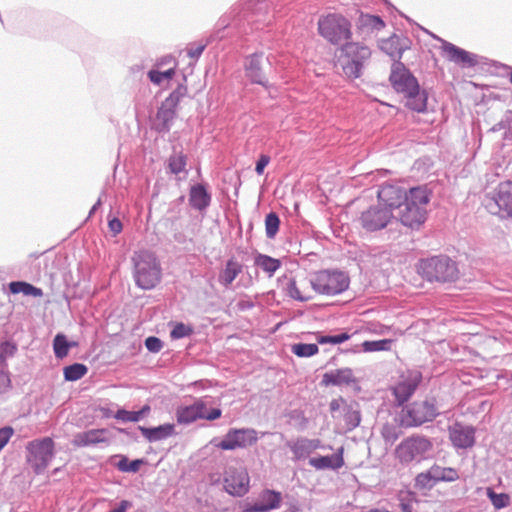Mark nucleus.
Returning a JSON list of instances; mask_svg holds the SVG:
<instances>
[{
  "instance_id": "nucleus-5",
  "label": "nucleus",
  "mask_w": 512,
  "mask_h": 512,
  "mask_svg": "<svg viewBox=\"0 0 512 512\" xmlns=\"http://www.w3.org/2000/svg\"><path fill=\"white\" fill-rule=\"evenodd\" d=\"M309 282L319 294L334 296L346 291L350 284L349 275L338 269H325L312 273Z\"/></svg>"
},
{
  "instance_id": "nucleus-59",
  "label": "nucleus",
  "mask_w": 512,
  "mask_h": 512,
  "mask_svg": "<svg viewBox=\"0 0 512 512\" xmlns=\"http://www.w3.org/2000/svg\"><path fill=\"white\" fill-rule=\"evenodd\" d=\"M108 226L114 235L119 234L122 231V223L118 218H112L108 222Z\"/></svg>"
},
{
  "instance_id": "nucleus-40",
  "label": "nucleus",
  "mask_w": 512,
  "mask_h": 512,
  "mask_svg": "<svg viewBox=\"0 0 512 512\" xmlns=\"http://www.w3.org/2000/svg\"><path fill=\"white\" fill-rule=\"evenodd\" d=\"M486 495L496 510L510 505L511 498L507 493H496L492 488H487Z\"/></svg>"
},
{
  "instance_id": "nucleus-56",
  "label": "nucleus",
  "mask_w": 512,
  "mask_h": 512,
  "mask_svg": "<svg viewBox=\"0 0 512 512\" xmlns=\"http://www.w3.org/2000/svg\"><path fill=\"white\" fill-rule=\"evenodd\" d=\"M13 434L14 430L10 426L0 428V451L6 446Z\"/></svg>"
},
{
  "instance_id": "nucleus-37",
  "label": "nucleus",
  "mask_w": 512,
  "mask_h": 512,
  "mask_svg": "<svg viewBox=\"0 0 512 512\" xmlns=\"http://www.w3.org/2000/svg\"><path fill=\"white\" fill-rule=\"evenodd\" d=\"M87 372V366L82 363H74L64 367L63 369L64 379L70 382L81 379Z\"/></svg>"
},
{
  "instance_id": "nucleus-35",
  "label": "nucleus",
  "mask_w": 512,
  "mask_h": 512,
  "mask_svg": "<svg viewBox=\"0 0 512 512\" xmlns=\"http://www.w3.org/2000/svg\"><path fill=\"white\" fill-rule=\"evenodd\" d=\"M9 289L13 294L23 293L24 295L34 297H41L43 295L42 289L23 281L11 282Z\"/></svg>"
},
{
  "instance_id": "nucleus-34",
  "label": "nucleus",
  "mask_w": 512,
  "mask_h": 512,
  "mask_svg": "<svg viewBox=\"0 0 512 512\" xmlns=\"http://www.w3.org/2000/svg\"><path fill=\"white\" fill-rule=\"evenodd\" d=\"M76 346L75 342H69L64 334L58 333L53 339V350L57 359L65 358L71 347Z\"/></svg>"
},
{
  "instance_id": "nucleus-22",
  "label": "nucleus",
  "mask_w": 512,
  "mask_h": 512,
  "mask_svg": "<svg viewBox=\"0 0 512 512\" xmlns=\"http://www.w3.org/2000/svg\"><path fill=\"white\" fill-rule=\"evenodd\" d=\"M421 379V374L414 372L394 387L393 393L399 404L406 402L414 394Z\"/></svg>"
},
{
  "instance_id": "nucleus-55",
  "label": "nucleus",
  "mask_w": 512,
  "mask_h": 512,
  "mask_svg": "<svg viewBox=\"0 0 512 512\" xmlns=\"http://www.w3.org/2000/svg\"><path fill=\"white\" fill-rule=\"evenodd\" d=\"M145 347L149 352L158 353L163 348V342L158 337L149 336L145 339Z\"/></svg>"
},
{
  "instance_id": "nucleus-49",
  "label": "nucleus",
  "mask_w": 512,
  "mask_h": 512,
  "mask_svg": "<svg viewBox=\"0 0 512 512\" xmlns=\"http://www.w3.org/2000/svg\"><path fill=\"white\" fill-rule=\"evenodd\" d=\"M175 75V71L174 69H168L164 72H161V71H158V70H150L148 72V77L150 79V81L154 84H157V85H160L163 80H169V79H172L173 76Z\"/></svg>"
},
{
  "instance_id": "nucleus-28",
  "label": "nucleus",
  "mask_w": 512,
  "mask_h": 512,
  "mask_svg": "<svg viewBox=\"0 0 512 512\" xmlns=\"http://www.w3.org/2000/svg\"><path fill=\"white\" fill-rule=\"evenodd\" d=\"M106 433L105 429H91L79 432L74 435L72 443L77 447L96 445L106 441Z\"/></svg>"
},
{
  "instance_id": "nucleus-63",
  "label": "nucleus",
  "mask_w": 512,
  "mask_h": 512,
  "mask_svg": "<svg viewBox=\"0 0 512 512\" xmlns=\"http://www.w3.org/2000/svg\"><path fill=\"white\" fill-rule=\"evenodd\" d=\"M218 27L219 28H225V27H228L230 25L229 21H228V16H224L222 17L219 22H218Z\"/></svg>"
},
{
  "instance_id": "nucleus-18",
  "label": "nucleus",
  "mask_w": 512,
  "mask_h": 512,
  "mask_svg": "<svg viewBox=\"0 0 512 512\" xmlns=\"http://www.w3.org/2000/svg\"><path fill=\"white\" fill-rule=\"evenodd\" d=\"M444 57L461 67L470 68L478 64L477 55L470 53L448 41L441 40Z\"/></svg>"
},
{
  "instance_id": "nucleus-45",
  "label": "nucleus",
  "mask_w": 512,
  "mask_h": 512,
  "mask_svg": "<svg viewBox=\"0 0 512 512\" xmlns=\"http://www.w3.org/2000/svg\"><path fill=\"white\" fill-rule=\"evenodd\" d=\"M143 463V459H135L133 461H129L126 456H121V459L116 466L121 472L136 473L139 471Z\"/></svg>"
},
{
  "instance_id": "nucleus-11",
  "label": "nucleus",
  "mask_w": 512,
  "mask_h": 512,
  "mask_svg": "<svg viewBox=\"0 0 512 512\" xmlns=\"http://www.w3.org/2000/svg\"><path fill=\"white\" fill-rule=\"evenodd\" d=\"M222 411L219 408H212L207 411V403L204 398L196 399L192 404L180 406L176 410V420L181 425H190L199 419L209 421L220 418Z\"/></svg>"
},
{
  "instance_id": "nucleus-2",
  "label": "nucleus",
  "mask_w": 512,
  "mask_h": 512,
  "mask_svg": "<svg viewBox=\"0 0 512 512\" xmlns=\"http://www.w3.org/2000/svg\"><path fill=\"white\" fill-rule=\"evenodd\" d=\"M430 202V191L426 187H413L409 190V196L397 209L394 218L409 228H419L426 220L427 205Z\"/></svg>"
},
{
  "instance_id": "nucleus-43",
  "label": "nucleus",
  "mask_w": 512,
  "mask_h": 512,
  "mask_svg": "<svg viewBox=\"0 0 512 512\" xmlns=\"http://www.w3.org/2000/svg\"><path fill=\"white\" fill-rule=\"evenodd\" d=\"M291 351L298 357H311L318 353L319 348L314 343H296L291 347Z\"/></svg>"
},
{
  "instance_id": "nucleus-10",
  "label": "nucleus",
  "mask_w": 512,
  "mask_h": 512,
  "mask_svg": "<svg viewBox=\"0 0 512 512\" xmlns=\"http://www.w3.org/2000/svg\"><path fill=\"white\" fill-rule=\"evenodd\" d=\"M26 460L33 471L43 474L55 456V443L50 437L35 439L26 446Z\"/></svg>"
},
{
  "instance_id": "nucleus-58",
  "label": "nucleus",
  "mask_w": 512,
  "mask_h": 512,
  "mask_svg": "<svg viewBox=\"0 0 512 512\" xmlns=\"http://www.w3.org/2000/svg\"><path fill=\"white\" fill-rule=\"evenodd\" d=\"M345 404H347L346 400L343 399L342 397H339L337 399H333L331 402H330V410L332 413L334 412H337L339 411L340 409L343 410V407L345 406Z\"/></svg>"
},
{
  "instance_id": "nucleus-53",
  "label": "nucleus",
  "mask_w": 512,
  "mask_h": 512,
  "mask_svg": "<svg viewBox=\"0 0 512 512\" xmlns=\"http://www.w3.org/2000/svg\"><path fill=\"white\" fill-rule=\"evenodd\" d=\"M209 41L206 42H199V43H193L190 44V46L187 49V54L190 58L198 59L203 51L205 50L206 46L208 45Z\"/></svg>"
},
{
  "instance_id": "nucleus-44",
  "label": "nucleus",
  "mask_w": 512,
  "mask_h": 512,
  "mask_svg": "<svg viewBox=\"0 0 512 512\" xmlns=\"http://www.w3.org/2000/svg\"><path fill=\"white\" fill-rule=\"evenodd\" d=\"M280 225V219L278 215L275 212H270L266 215L265 218V229H266V236L269 239H273L278 230Z\"/></svg>"
},
{
  "instance_id": "nucleus-50",
  "label": "nucleus",
  "mask_w": 512,
  "mask_h": 512,
  "mask_svg": "<svg viewBox=\"0 0 512 512\" xmlns=\"http://www.w3.org/2000/svg\"><path fill=\"white\" fill-rule=\"evenodd\" d=\"M193 333V328L189 325H186L182 322L176 323L173 329L170 332V337L172 339H182L190 336Z\"/></svg>"
},
{
  "instance_id": "nucleus-33",
  "label": "nucleus",
  "mask_w": 512,
  "mask_h": 512,
  "mask_svg": "<svg viewBox=\"0 0 512 512\" xmlns=\"http://www.w3.org/2000/svg\"><path fill=\"white\" fill-rule=\"evenodd\" d=\"M431 469L437 484L440 482H454L459 479V473L455 468L434 464Z\"/></svg>"
},
{
  "instance_id": "nucleus-19",
  "label": "nucleus",
  "mask_w": 512,
  "mask_h": 512,
  "mask_svg": "<svg viewBox=\"0 0 512 512\" xmlns=\"http://www.w3.org/2000/svg\"><path fill=\"white\" fill-rule=\"evenodd\" d=\"M263 66V53L256 52L246 57L244 70L246 77L251 81V83L267 87L268 80Z\"/></svg>"
},
{
  "instance_id": "nucleus-60",
  "label": "nucleus",
  "mask_w": 512,
  "mask_h": 512,
  "mask_svg": "<svg viewBox=\"0 0 512 512\" xmlns=\"http://www.w3.org/2000/svg\"><path fill=\"white\" fill-rule=\"evenodd\" d=\"M131 506V503L127 500H122L118 507L110 510L109 512H126V510Z\"/></svg>"
},
{
  "instance_id": "nucleus-54",
  "label": "nucleus",
  "mask_w": 512,
  "mask_h": 512,
  "mask_svg": "<svg viewBox=\"0 0 512 512\" xmlns=\"http://www.w3.org/2000/svg\"><path fill=\"white\" fill-rule=\"evenodd\" d=\"M382 436L386 442L393 443L399 437V433L395 426L386 424L382 428Z\"/></svg>"
},
{
  "instance_id": "nucleus-3",
  "label": "nucleus",
  "mask_w": 512,
  "mask_h": 512,
  "mask_svg": "<svg viewBox=\"0 0 512 512\" xmlns=\"http://www.w3.org/2000/svg\"><path fill=\"white\" fill-rule=\"evenodd\" d=\"M434 444L432 440L421 434H413L404 438L395 448V458L403 465L420 463L431 457Z\"/></svg>"
},
{
  "instance_id": "nucleus-48",
  "label": "nucleus",
  "mask_w": 512,
  "mask_h": 512,
  "mask_svg": "<svg viewBox=\"0 0 512 512\" xmlns=\"http://www.w3.org/2000/svg\"><path fill=\"white\" fill-rule=\"evenodd\" d=\"M361 24H362V26L369 27L372 30H377V31L381 30L385 26V23L381 19V17L376 16V15H369V14L361 16Z\"/></svg>"
},
{
  "instance_id": "nucleus-23",
  "label": "nucleus",
  "mask_w": 512,
  "mask_h": 512,
  "mask_svg": "<svg viewBox=\"0 0 512 512\" xmlns=\"http://www.w3.org/2000/svg\"><path fill=\"white\" fill-rule=\"evenodd\" d=\"M344 449L340 447L332 455L312 457L309 459V465L316 470H339L344 466Z\"/></svg>"
},
{
  "instance_id": "nucleus-29",
  "label": "nucleus",
  "mask_w": 512,
  "mask_h": 512,
  "mask_svg": "<svg viewBox=\"0 0 512 512\" xmlns=\"http://www.w3.org/2000/svg\"><path fill=\"white\" fill-rule=\"evenodd\" d=\"M176 118V109L173 107L166 106L165 103L162 102L159 107L156 119H155V129L159 133H167L170 131L173 121Z\"/></svg>"
},
{
  "instance_id": "nucleus-1",
  "label": "nucleus",
  "mask_w": 512,
  "mask_h": 512,
  "mask_svg": "<svg viewBox=\"0 0 512 512\" xmlns=\"http://www.w3.org/2000/svg\"><path fill=\"white\" fill-rule=\"evenodd\" d=\"M389 81L397 93L404 95L409 109L418 113L426 111L428 94L420 89L417 78L401 61L392 63Z\"/></svg>"
},
{
  "instance_id": "nucleus-27",
  "label": "nucleus",
  "mask_w": 512,
  "mask_h": 512,
  "mask_svg": "<svg viewBox=\"0 0 512 512\" xmlns=\"http://www.w3.org/2000/svg\"><path fill=\"white\" fill-rule=\"evenodd\" d=\"M355 381L356 379L351 368H341L327 372L322 378V383L326 386L350 385Z\"/></svg>"
},
{
  "instance_id": "nucleus-62",
  "label": "nucleus",
  "mask_w": 512,
  "mask_h": 512,
  "mask_svg": "<svg viewBox=\"0 0 512 512\" xmlns=\"http://www.w3.org/2000/svg\"><path fill=\"white\" fill-rule=\"evenodd\" d=\"M150 411V407L148 405H144L140 410L136 411L139 413V419L141 420L146 414Z\"/></svg>"
},
{
  "instance_id": "nucleus-6",
  "label": "nucleus",
  "mask_w": 512,
  "mask_h": 512,
  "mask_svg": "<svg viewBox=\"0 0 512 512\" xmlns=\"http://www.w3.org/2000/svg\"><path fill=\"white\" fill-rule=\"evenodd\" d=\"M419 273L428 281L453 282L458 278V267L448 256L439 255L421 260Z\"/></svg>"
},
{
  "instance_id": "nucleus-57",
  "label": "nucleus",
  "mask_w": 512,
  "mask_h": 512,
  "mask_svg": "<svg viewBox=\"0 0 512 512\" xmlns=\"http://www.w3.org/2000/svg\"><path fill=\"white\" fill-rule=\"evenodd\" d=\"M270 157L268 155L262 154L256 162L255 172L258 175H262L265 167L269 164Z\"/></svg>"
},
{
  "instance_id": "nucleus-14",
  "label": "nucleus",
  "mask_w": 512,
  "mask_h": 512,
  "mask_svg": "<svg viewBox=\"0 0 512 512\" xmlns=\"http://www.w3.org/2000/svg\"><path fill=\"white\" fill-rule=\"evenodd\" d=\"M257 432L251 428L230 429L216 446L222 450L246 448L257 442Z\"/></svg>"
},
{
  "instance_id": "nucleus-13",
  "label": "nucleus",
  "mask_w": 512,
  "mask_h": 512,
  "mask_svg": "<svg viewBox=\"0 0 512 512\" xmlns=\"http://www.w3.org/2000/svg\"><path fill=\"white\" fill-rule=\"evenodd\" d=\"M392 218H394V213L390 211V208L383 207L378 203L362 212L360 221L364 229L373 232L385 228Z\"/></svg>"
},
{
  "instance_id": "nucleus-7",
  "label": "nucleus",
  "mask_w": 512,
  "mask_h": 512,
  "mask_svg": "<svg viewBox=\"0 0 512 512\" xmlns=\"http://www.w3.org/2000/svg\"><path fill=\"white\" fill-rule=\"evenodd\" d=\"M370 56L371 51L368 47L355 42H347L341 46L338 64L346 77L356 79L362 75L364 63Z\"/></svg>"
},
{
  "instance_id": "nucleus-30",
  "label": "nucleus",
  "mask_w": 512,
  "mask_h": 512,
  "mask_svg": "<svg viewBox=\"0 0 512 512\" xmlns=\"http://www.w3.org/2000/svg\"><path fill=\"white\" fill-rule=\"evenodd\" d=\"M254 265L262 269L270 278L281 267V261L266 254L257 253L254 257Z\"/></svg>"
},
{
  "instance_id": "nucleus-46",
  "label": "nucleus",
  "mask_w": 512,
  "mask_h": 512,
  "mask_svg": "<svg viewBox=\"0 0 512 512\" xmlns=\"http://www.w3.org/2000/svg\"><path fill=\"white\" fill-rule=\"evenodd\" d=\"M187 89L185 86L179 85L170 95L163 101L166 106L177 108L180 100L186 95Z\"/></svg>"
},
{
  "instance_id": "nucleus-24",
  "label": "nucleus",
  "mask_w": 512,
  "mask_h": 512,
  "mask_svg": "<svg viewBox=\"0 0 512 512\" xmlns=\"http://www.w3.org/2000/svg\"><path fill=\"white\" fill-rule=\"evenodd\" d=\"M249 9H251V13L248 16V21L256 24V29H259L262 23L269 25L274 17L267 0H257L249 5Z\"/></svg>"
},
{
  "instance_id": "nucleus-31",
  "label": "nucleus",
  "mask_w": 512,
  "mask_h": 512,
  "mask_svg": "<svg viewBox=\"0 0 512 512\" xmlns=\"http://www.w3.org/2000/svg\"><path fill=\"white\" fill-rule=\"evenodd\" d=\"M242 272V265L238 262L230 259L226 262L225 268L219 275V282L228 287L236 279V277Z\"/></svg>"
},
{
  "instance_id": "nucleus-61",
  "label": "nucleus",
  "mask_w": 512,
  "mask_h": 512,
  "mask_svg": "<svg viewBox=\"0 0 512 512\" xmlns=\"http://www.w3.org/2000/svg\"><path fill=\"white\" fill-rule=\"evenodd\" d=\"M308 445L312 453L315 450L322 448V444L319 439H308Z\"/></svg>"
},
{
  "instance_id": "nucleus-39",
  "label": "nucleus",
  "mask_w": 512,
  "mask_h": 512,
  "mask_svg": "<svg viewBox=\"0 0 512 512\" xmlns=\"http://www.w3.org/2000/svg\"><path fill=\"white\" fill-rule=\"evenodd\" d=\"M187 157L182 152L174 151L168 158V169L172 174H179L186 171Z\"/></svg>"
},
{
  "instance_id": "nucleus-26",
  "label": "nucleus",
  "mask_w": 512,
  "mask_h": 512,
  "mask_svg": "<svg viewBox=\"0 0 512 512\" xmlns=\"http://www.w3.org/2000/svg\"><path fill=\"white\" fill-rule=\"evenodd\" d=\"M211 203V194L203 184L192 185L189 191V204L198 211H205Z\"/></svg>"
},
{
  "instance_id": "nucleus-15",
  "label": "nucleus",
  "mask_w": 512,
  "mask_h": 512,
  "mask_svg": "<svg viewBox=\"0 0 512 512\" xmlns=\"http://www.w3.org/2000/svg\"><path fill=\"white\" fill-rule=\"evenodd\" d=\"M249 475L243 467L229 466L224 475V488L227 493L241 497L249 490Z\"/></svg>"
},
{
  "instance_id": "nucleus-36",
  "label": "nucleus",
  "mask_w": 512,
  "mask_h": 512,
  "mask_svg": "<svg viewBox=\"0 0 512 512\" xmlns=\"http://www.w3.org/2000/svg\"><path fill=\"white\" fill-rule=\"evenodd\" d=\"M295 460H304L312 453L308 445V438H299L288 444Z\"/></svg>"
},
{
  "instance_id": "nucleus-64",
  "label": "nucleus",
  "mask_w": 512,
  "mask_h": 512,
  "mask_svg": "<svg viewBox=\"0 0 512 512\" xmlns=\"http://www.w3.org/2000/svg\"><path fill=\"white\" fill-rule=\"evenodd\" d=\"M400 507H401L402 512H412V507L409 503L402 502L400 504Z\"/></svg>"
},
{
  "instance_id": "nucleus-17",
  "label": "nucleus",
  "mask_w": 512,
  "mask_h": 512,
  "mask_svg": "<svg viewBox=\"0 0 512 512\" xmlns=\"http://www.w3.org/2000/svg\"><path fill=\"white\" fill-rule=\"evenodd\" d=\"M448 432L452 445L457 449H468L475 444L476 430L473 426L455 422L449 426Z\"/></svg>"
},
{
  "instance_id": "nucleus-52",
  "label": "nucleus",
  "mask_w": 512,
  "mask_h": 512,
  "mask_svg": "<svg viewBox=\"0 0 512 512\" xmlns=\"http://www.w3.org/2000/svg\"><path fill=\"white\" fill-rule=\"evenodd\" d=\"M114 418L122 422H138L139 413L136 411H128L126 409H119L114 415Z\"/></svg>"
},
{
  "instance_id": "nucleus-9",
  "label": "nucleus",
  "mask_w": 512,
  "mask_h": 512,
  "mask_svg": "<svg viewBox=\"0 0 512 512\" xmlns=\"http://www.w3.org/2000/svg\"><path fill=\"white\" fill-rule=\"evenodd\" d=\"M319 34L333 45H343L351 38V24L342 15L331 13L318 20Z\"/></svg>"
},
{
  "instance_id": "nucleus-32",
  "label": "nucleus",
  "mask_w": 512,
  "mask_h": 512,
  "mask_svg": "<svg viewBox=\"0 0 512 512\" xmlns=\"http://www.w3.org/2000/svg\"><path fill=\"white\" fill-rule=\"evenodd\" d=\"M344 421L348 430L355 429L361 422V414L357 403L345 404L343 407Z\"/></svg>"
},
{
  "instance_id": "nucleus-16",
  "label": "nucleus",
  "mask_w": 512,
  "mask_h": 512,
  "mask_svg": "<svg viewBox=\"0 0 512 512\" xmlns=\"http://www.w3.org/2000/svg\"><path fill=\"white\" fill-rule=\"evenodd\" d=\"M377 196L378 203L383 207L390 208V211L393 212L399 208L409 194L398 184L385 183L379 188Z\"/></svg>"
},
{
  "instance_id": "nucleus-38",
  "label": "nucleus",
  "mask_w": 512,
  "mask_h": 512,
  "mask_svg": "<svg viewBox=\"0 0 512 512\" xmlns=\"http://www.w3.org/2000/svg\"><path fill=\"white\" fill-rule=\"evenodd\" d=\"M436 485L437 482L431 467L415 477V487L419 490H431Z\"/></svg>"
},
{
  "instance_id": "nucleus-12",
  "label": "nucleus",
  "mask_w": 512,
  "mask_h": 512,
  "mask_svg": "<svg viewBox=\"0 0 512 512\" xmlns=\"http://www.w3.org/2000/svg\"><path fill=\"white\" fill-rule=\"evenodd\" d=\"M486 208L491 214L501 218L512 217V182L499 184L495 197L489 199Z\"/></svg>"
},
{
  "instance_id": "nucleus-41",
  "label": "nucleus",
  "mask_w": 512,
  "mask_h": 512,
  "mask_svg": "<svg viewBox=\"0 0 512 512\" xmlns=\"http://www.w3.org/2000/svg\"><path fill=\"white\" fill-rule=\"evenodd\" d=\"M392 344V339L364 341L362 343V349L364 352L389 351L391 350Z\"/></svg>"
},
{
  "instance_id": "nucleus-25",
  "label": "nucleus",
  "mask_w": 512,
  "mask_h": 512,
  "mask_svg": "<svg viewBox=\"0 0 512 512\" xmlns=\"http://www.w3.org/2000/svg\"><path fill=\"white\" fill-rule=\"evenodd\" d=\"M138 430L150 443L166 440L177 434L175 431V425L171 423H165L157 427L138 426Z\"/></svg>"
},
{
  "instance_id": "nucleus-51",
  "label": "nucleus",
  "mask_w": 512,
  "mask_h": 512,
  "mask_svg": "<svg viewBox=\"0 0 512 512\" xmlns=\"http://www.w3.org/2000/svg\"><path fill=\"white\" fill-rule=\"evenodd\" d=\"M350 335L346 332L337 335H320L317 338L320 344H341L350 339Z\"/></svg>"
},
{
  "instance_id": "nucleus-47",
  "label": "nucleus",
  "mask_w": 512,
  "mask_h": 512,
  "mask_svg": "<svg viewBox=\"0 0 512 512\" xmlns=\"http://www.w3.org/2000/svg\"><path fill=\"white\" fill-rule=\"evenodd\" d=\"M286 293L289 297L300 302H306L311 299L310 296H305L300 292L299 288L297 287V283L293 278H291L287 283Z\"/></svg>"
},
{
  "instance_id": "nucleus-20",
  "label": "nucleus",
  "mask_w": 512,
  "mask_h": 512,
  "mask_svg": "<svg viewBox=\"0 0 512 512\" xmlns=\"http://www.w3.org/2000/svg\"><path fill=\"white\" fill-rule=\"evenodd\" d=\"M282 495L275 490H263L258 501L246 509V512H270L280 507Z\"/></svg>"
},
{
  "instance_id": "nucleus-4",
  "label": "nucleus",
  "mask_w": 512,
  "mask_h": 512,
  "mask_svg": "<svg viewBox=\"0 0 512 512\" xmlns=\"http://www.w3.org/2000/svg\"><path fill=\"white\" fill-rule=\"evenodd\" d=\"M133 277L135 284L143 290H151L161 281V266L156 256L147 250L134 253Z\"/></svg>"
},
{
  "instance_id": "nucleus-8",
  "label": "nucleus",
  "mask_w": 512,
  "mask_h": 512,
  "mask_svg": "<svg viewBox=\"0 0 512 512\" xmlns=\"http://www.w3.org/2000/svg\"><path fill=\"white\" fill-rule=\"evenodd\" d=\"M439 414L437 400L434 397H427L402 408L401 424L405 427H418L424 423L432 422Z\"/></svg>"
},
{
  "instance_id": "nucleus-42",
  "label": "nucleus",
  "mask_w": 512,
  "mask_h": 512,
  "mask_svg": "<svg viewBox=\"0 0 512 512\" xmlns=\"http://www.w3.org/2000/svg\"><path fill=\"white\" fill-rule=\"evenodd\" d=\"M17 345L12 341H4L0 343V368L7 367V360L17 353Z\"/></svg>"
},
{
  "instance_id": "nucleus-21",
  "label": "nucleus",
  "mask_w": 512,
  "mask_h": 512,
  "mask_svg": "<svg viewBox=\"0 0 512 512\" xmlns=\"http://www.w3.org/2000/svg\"><path fill=\"white\" fill-rule=\"evenodd\" d=\"M409 40L397 34L379 42V48L394 61H400L405 50L409 48Z\"/></svg>"
}]
</instances>
